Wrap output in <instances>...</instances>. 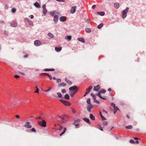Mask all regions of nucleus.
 <instances>
[{"instance_id":"nucleus-45","label":"nucleus","mask_w":146,"mask_h":146,"mask_svg":"<svg viewBox=\"0 0 146 146\" xmlns=\"http://www.w3.org/2000/svg\"><path fill=\"white\" fill-rule=\"evenodd\" d=\"M98 129L100 130H101L102 131H103V129L102 128V127L100 125L98 127Z\"/></svg>"},{"instance_id":"nucleus-24","label":"nucleus","mask_w":146,"mask_h":146,"mask_svg":"<svg viewBox=\"0 0 146 146\" xmlns=\"http://www.w3.org/2000/svg\"><path fill=\"white\" fill-rule=\"evenodd\" d=\"M78 40L79 41L82 42H85V40L83 38H78Z\"/></svg>"},{"instance_id":"nucleus-46","label":"nucleus","mask_w":146,"mask_h":146,"mask_svg":"<svg viewBox=\"0 0 146 146\" xmlns=\"http://www.w3.org/2000/svg\"><path fill=\"white\" fill-rule=\"evenodd\" d=\"M4 33L5 35H8V32L6 31H4Z\"/></svg>"},{"instance_id":"nucleus-2","label":"nucleus","mask_w":146,"mask_h":146,"mask_svg":"<svg viewBox=\"0 0 146 146\" xmlns=\"http://www.w3.org/2000/svg\"><path fill=\"white\" fill-rule=\"evenodd\" d=\"M50 14L52 16H56L58 17L61 15L60 13L58 11H53L50 12Z\"/></svg>"},{"instance_id":"nucleus-14","label":"nucleus","mask_w":146,"mask_h":146,"mask_svg":"<svg viewBox=\"0 0 146 146\" xmlns=\"http://www.w3.org/2000/svg\"><path fill=\"white\" fill-rule=\"evenodd\" d=\"M62 47L61 46L58 47H56L55 48V50L56 51L59 52H60L62 50Z\"/></svg>"},{"instance_id":"nucleus-52","label":"nucleus","mask_w":146,"mask_h":146,"mask_svg":"<svg viewBox=\"0 0 146 146\" xmlns=\"http://www.w3.org/2000/svg\"><path fill=\"white\" fill-rule=\"evenodd\" d=\"M36 90L35 91V92L37 93L38 92V89L37 87V86L36 87Z\"/></svg>"},{"instance_id":"nucleus-23","label":"nucleus","mask_w":146,"mask_h":146,"mask_svg":"<svg viewBox=\"0 0 146 146\" xmlns=\"http://www.w3.org/2000/svg\"><path fill=\"white\" fill-rule=\"evenodd\" d=\"M89 117L90 119L92 120H95V117L92 114H90Z\"/></svg>"},{"instance_id":"nucleus-10","label":"nucleus","mask_w":146,"mask_h":146,"mask_svg":"<svg viewBox=\"0 0 146 146\" xmlns=\"http://www.w3.org/2000/svg\"><path fill=\"white\" fill-rule=\"evenodd\" d=\"M58 117L61 120H66V119H67L68 116L66 115H63L62 117H60L59 115H58Z\"/></svg>"},{"instance_id":"nucleus-31","label":"nucleus","mask_w":146,"mask_h":146,"mask_svg":"<svg viewBox=\"0 0 146 146\" xmlns=\"http://www.w3.org/2000/svg\"><path fill=\"white\" fill-rule=\"evenodd\" d=\"M66 127H64V130H63V132L61 133L60 135V136H62L63 134L65 132V131H66Z\"/></svg>"},{"instance_id":"nucleus-63","label":"nucleus","mask_w":146,"mask_h":146,"mask_svg":"<svg viewBox=\"0 0 146 146\" xmlns=\"http://www.w3.org/2000/svg\"><path fill=\"white\" fill-rule=\"evenodd\" d=\"M30 16L31 17V19H33L34 18V16H33V15H31Z\"/></svg>"},{"instance_id":"nucleus-12","label":"nucleus","mask_w":146,"mask_h":146,"mask_svg":"<svg viewBox=\"0 0 146 146\" xmlns=\"http://www.w3.org/2000/svg\"><path fill=\"white\" fill-rule=\"evenodd\" d=\"M30 123L29 122H27L25 125H24V127L26 128H31L32 127V126L30 125Z\"/></svg>"},{"instance_id":"nucleus-35","label":"nucleus","mask_w":146,"mask_h":146,"mask_svg":"<svg viewBox=\"0 0 146 146\" xmlns=\"http://www.w3.org/2000/svg\"><path fill=\"white\" fill-rule=\"evenodd\" d=\"M86 102L87 104L89 105L91 104L90 103V98L87 99Z\"/></svg>"},{"instance_id":"nucleus-19","label":"nucleus","mask_w":146,"mask_h":146,"mask_svg":"<svg viewBox=\"0 0 146 146\" xmlns=\"http://www.w3.org/2000/svg\"><path fill=\"white\" fill-rule=\"evenodd\" d=\"M79 122H80V120L77 119V120L74 121V124L76 126H78L79 125L78 123Z\"/></svg>"},{"instance_id":"nucleus-25","label":"nucleus","mask_w":146,"mask_h":146,"mask_svg":"<svg viewBox=\"0 0 146 146\" xmlns=\"http://www.w3.org/2000/svg\"><path fill=\"white\" fill-rule=\"evenodd\" d=\"M114 6L116 9H118L119 7V4L118 3H116L114 4Z\"/></svg>"},{"instance_id":"nucleus-5","label":"nucleus","mask_w":146,"mask_h":146,"mask_svg":"<svg viewBox=\"0 0 146 146\" xmlns=\"http://www.w3.org/2000/svg\"><path fill=\"white\" fill-rule=\"evenodd\" d=\"M77 87L76 86H74L70 87L69 88L70 91H71L75 92L76 91V92H77Z\"/></svg>"},{"instance_id":"nucleus-53","label":"nucleus","mask_w":146,"mask_h":146,"mask_svg":"<svg viewBox=\"0 0 146 146\" xmlns=\"http://www.w3.org/2000/svg\"><path fill=\"white\" fill-rule=\"evenodd\" d=\"M114 110L117 111V110H119V109L117 107H116L114 108Z\"/></svg>"},{"instance_id":"nucleus-50","label":"nucleus","mask_w":146,"mask_h":146,"mask_svg":"<svg viewBox=\"0 0 146 146\" xmlns=\"http://www.w3.org/2000/svg\"><path fill=\"white\" fill-rule=\"evenodd\" d=\"M62 92L63 93H64L66 92V90L65 89H62L61 90Z\"/></svg>"},{"instance_id":"nucleus-55","label":"nucleus","mask_w":146,"mask_h":146,"mask_svg":"<svg viewBox=\"0 0 146 146\" xmlns=\"http://www.w3.org/2000/svg\"><path fill=\"white\" fill-rule=\"evenodd\" d=\"M14 77L15 78H17L20 77L18 75H15Z\"/></svg>"},{"instance_id":"nucleus-54","label":"nucleus","mask_w":146,"mask_h":146,"mask_svg":"<svg viewBox=\"0 0 146 146\" xmlns=\"http://www.w3.org/2000/svg\"><path fill=\"white\" fill-rule=\"evenodd\" d=\"M30 19H29L28 18H25V21H27V22H28L30 20Z\"/></svg>"},{"instance_id":"nucleus-44","label":"nucleus","mask_w":146,"mask_h":146,"mask_svg":"<svg viewBox=\"0 0 146 146\" xmlns=\"http://www.w3.org/2000/svg\"><path fill=\"white\" fill-rule=\"evenodd\" d=\"M16 9L15 8H13L12 9V12L13 13H15L16 11Z\"/></svg>"},{"instance_id":"nucleus-43","label":"nucleus","mask_w":146,"mask_h":146,"mask_svg":"<svg viewBox=\"0 0 146 146\" xmlns=\"http://www.w3.org/2000/svg\"><path fill=\"white\" fill-rule=\"evenodd\" d=\"M71 110L72 113H75L76 112V111L74 108H72Z\"/></svg>"},{"instance_id":"nucleus-3","label":"nucleus","mask_w":146,"mask_h":146,"mask_svg":"<svg viewBox=\"0 0 146 146\" xmlns=\"http://www.w3.org/2000/svg\"><path fill=\"white\" fill-rule=\"evenodd\" d=\"M38 124L40 126L45 127L46 126V122L44 120H42V121H38Z\"/></svg>"},{"instance_id":"nucleus-64","label":"nucleus","mask_w":146,"mask_h":146,"mask_svg":"<svg viewBox=\"0 0 146 146\" xmlns=\"http://www.w3.org/2000/svg\"><path fill=\"white\" fill-rule=\"evenodd\" d=\"M62 128H63V127L62 126H60V128L59 129V131L61 130L62 129Z\"/></svg>"},{"instance_id":"nucleus-7","label":"nucleus","mask_w":146,"mask_h":146,"mask_svg":"<svg viewBox=\"0 0 146 146\" xmlns=\"http://www.w3.org/2000/svg\"><path fill=\"white\" fill-rule=\"evenodd\" d=\"M92 86H89L88 89H86V91L85 93V94L84 95V96H85L87 94L89 93L91 90H92Z\"/></svg>"},{"instance_id":"nucleus-37","label":"nucleus","mask_w":146,"mask_h":146,"mask_svg":"<svg viewBox=\"0 0 146 146\" xmlns=\"http://www.w3.org/2000/svg\"><path fill=\"white\" fill-rule=\"evenodd\" d=\"M102 124L103 125L107 126L108 125V123L107 121H105L103 122Z\"/></svg>"},{"instance_id":"nucleus-41","label":"nucleus","mask_w":146,"mask_h":146,"mask_svg":"<svg viewBox=\"0 0 146 146\" xmlns=\"http://www.w3.org/2000/svg\"><path fill=\"white\" fill-rule=\"evenodd\" d=\"M101 93H104L106 92V90L103 89H102L100 91Z\"/></svg>"},{"instance_id":"nucleus-38","label":"nucleus","mask_w":146,"mask_h":146,"mask_svg":"<svg viewBox=\"0 0 146 146\" xmlns=\"http://www.w3.org/2000/svg\"><path fill=\"white\" fill-rule=\"evenodd\" d=\"M47 11L46 8L43 9V13L44 14H46Z\"/></svg>"},{"instance_id":"nucleus-48","label":"nucleus","mask_w":146,"mask_h":146,"mask_svg":"<svg viewBox=\"0 0 146 146\" xmlns=\"http://www.w3.org/2000/svg\"><path fill=\"white\" fill-rule=\"evenodd\" d=\"M129 142L131 143H135V142L133 140H130L129 141Z\"/></svg>"},{"instance_id":"nucleus-11","label":"nucleus","mask_w":146,"mask_h":146,"mask_svg":"<svg viewBox=\"0 0 146 146\" xmlns=\"http://www.w3.org/2000/svg\"><path fill=\"white\" fill-rule=\"evenodd\" d=\"M35 45L36 46H39L41 44V42L38 40H36L34 42Z\"/></svg>"},{"instance_id":"nucleus-29","label":"nucleus","mask_w":146,"mask_h":146,"mask_svg":"<svg viewBox=\"0 0 146 146\" xmlns=\"http://www.w3.org/2000/svg\"><path fill=\"white\" fill-rule=\"evenodd\" d=\"M133 127V126L131 125H130L128 126H126L125 127V128L126 129H131Z\"/></svg>"},{"instance_id":"nucleus-17","label":"nucleus","mask_w":146,"mask_h":146,"mask_svg":"<svg viewBox=\"0 0 146 146\" xmlns=\"http://www.w3.org/2000/svg\"><path fill=\"white\" fill-rule=\"evenodd\" d=\"M58 17L56 16H54V17L53 20L55 24H56L58 22Z\"/></svg>"},{"instance_id":"nucleus-58","label":"nucleus","mask_w":146,"mask_h":146,"mask_svg":"<svg viewBox=\"0 0 146 146\" xmlns=\"http://www.w3.org/2000/svg\"><path fill=\"white\" fill-rule=\"evenodd\" d=\"M96 7V5H93L92 6V9H94Z\"/></svg>"},{"instance_id":"nucleus-20","label":"nucleus","mask_w":146,"mask_h":146,"mask_svg":"<svg viewBox=\"0 0 146 146\" xmlns=\"http://www.w3.org/2000/svg\"><path fill=\"white\" fill-rule=\"evenodd\" d=\"M65 82L69 84L70 85L72 84V82L70 80H68L67 78H65Z\"/></svg>"},{"instance_id":"nucleus-47","label":"nucleus","mask_w":146,"mask_h":146,"mask_svg":"<svg viewBox=\"0 0 146 146\" xmlns=\"http://www.w3.org/2000/svg\"><path fill=\"white\" fill-rule=\"evenodd\" d=\"M31 131H33V132H36V131L35 128L34 127L32 128L31 129Z\"/></svg>"},{"instance_id":"nucleus-15","label":"nucleus","mask_w":146,"mask_h":146,"mask_svg":"<svg viewBox=\"0 0 146 146\" xmlns=\"http://www.w3.org/2000/svg\"><path fill=\"white\" fill-rule=\"evenodd\" d=\"M100 89V86L99 85H98L94 87V90L96 91H98Z\"/></svg>"},{"instance_id":"nucleus-13","label":"nucleus","mask_w":146,"mask_h":146,"mask_svg":"<svg viewBox=\"0 0 146 146\" xmlns=\"http://www.w3.org/2000/svg\"><path fill=\"white\" fill-rule=\"evenodd\" d=\"M66 17L65 16H62L59 18L60 21L62 22L65 21L66 20Z\"/></svg>"},{"instance_id":"nucleus-34","label":"nucleus","mask_w":146,"mask_h":146,"mask_svg":"<svg viewBox=\"0 0 146 146\" xmlns=\"http://www.w3.org/2000/svg\"><path fill=\"white\" fill-rule=\"evenodd\" d=\"M28 23H29V25L32 26H33V24L32 22V21L30 20L28 22Z\"/></svg>"},{"instance_id":"nucleus-61","label":"nucleus","mask_w":146,"mask_h":146,"mask_svg":"<svg viewBox=\"0 0 146 146\" xmlns=\"http://www.w3.org/2000/svg\"><path fill=\"white\" fill-rule=\"evenodd\" d=\"M42 8L43 9H46V5L45 4H44L42 6Z\"/></svg>"},{"instance_id":"nucleus-26","label":"nucleus","mask_w":146,"mask_h":146,"mask_svg":"<svg viewBox=\"0 0 146 146\" xmlns=\"http://www.w3.org/2000/svg\"><path fill=\"white\" fill-rule=\"evenodd\" d=\"M34 6L36 7L39 8L40 7V5L37 2H35L34 4Z\"/></svg>"},{"instance_id":"nucleus-56","label":"nucleus","mask_w":146,"mask_h":146,"mask_svg":"<svg viewBox=\"0 0 146 146\" xmlns=\"http://www.w3.org/2000/svg\"><path fill=\"white\" fill-rule=\"evenodd\" d=\"M91 96L93 98L94 97H95V96L93 94H90Z\"/></svg>"},{"instance_id":"nucleus-59","label":"nucleus","mask_w":146,"mask_h":146,"mask_svg":"<svg viewBox=\"0 0 146 146\" xmlns=\"http://www.w3.org/2000/svg\"><path fill=\"white\" fill-rule=\"evenodd\" d=\"M49 69V71H54L55 70L54 68H52V69Z\"/></svg>"},{"instance_id":"nucleus-51","label":"nucleus","mask_w":146,"mask_h":146,"mask_svg":"<svg viewBox=\"0 0 146 146\" xmlns=\"http://www.w3.org/2000/svg\"><path fill=\"white\" fill-rule=\"evenodd\" d=\"M111 106L114 108L116 107H115V104L113 103H112L111 104Z\"/></svg>"},{"instance_id":"nucleus-8","label":"nucleus","mask_w":146,"mask_h":146,"mask_svg":"<svg viewBox=\"0 0 146 146\" xmlns=\"http://www.w3.org/2000/svg\"><path fill=\"white\" fill-rule=\"evenodd\" d=\"M11 25L12 27H15L17 26V23L15 21H13L11 23Z\"/></svg>"},{"instance_id":"nucleus-6","label":"nucleus","mask_w":146,"mask_h":146,"mask_svg":"<svg viewBox=\"0 0 146 146\" xmlns=\"http://www.w3.org/2000/svg\"><path fill=\"white\" fill-rule=\"evenodd\" d=\"M93 106V105L92 104L87 105V111L89 112H90Z\"/></svg>"},{"instance_id":"nucleus-57","label":"nucleus","mask_w":146,"mask_h":146,"mask_svg":"<svg viewBox=\"0 0 146 146\" xmlns=\"http://www.w3.org/2000/svg\"><path fill=\"white\" fill-rule=\"evenodd\" d=\"M95 103H96L97 104H100V102H99L97 100H96V101L94 102Z\"/></svg>"},{"instance_id":"nucleus-22","label":"nucleus","mask_w":146,"mask_h":146,"mask_svg":"<svg viewBox=\"0 0 146 146\" xmlns=\"http://www.w3.org/2000/svg\"><path fill=\"white\" fill-rule=\"evenodd\" d=\"M66 85V84L63 82H62L58 84V86L59 87L63 86L64 87Z\"/></svg>"},{"instance_id":"nucleus-62","label":"nucleus","mask_w":146,"mask_h":146,"mask_svg":"<svg viewBox=\"0 0 146 146\" xmlns=\"http://www.w3.org/2000/svg\"><path fill=\"white\" fill-rule=\"evenodd\" d=\"M44 71H49V69L48 68H45L44 69Z\"/></svg>"},{"instance_id":"nucleus-42","label":"nucleus","mask_w":146,"mask_h":146,"mask_svg":"<svg viewBox=\"0 0 146 146\" xmlns=\"http://www.w3.org/2000/svg\"><path fill=\"white\" fill-rule=\"evenodd\" d=\"M100 93H101L100 92V91H99L98 92V94H97L96 95L98 96H99L100 98H101L102 97V96H101V95H100Z\"/></svg>"},{"instance_id":"nucleus-28","label":"nucleus","mask_w":146,"mask_h":146,"mask_svg":"<svg viewBox=\"0 0 146 146\" xmlns=\"http://www.w3.org/2000/svg\"><path fill=\"white\" fill-rule=\"evenodd\" d=\"M48 36L51 37V38H53L54 37V35L51 33H49L48 34Z\"/></svg>"},{"instance_id":"nucleus-21","label":"nucleus","mask_w":146,"mask_h":146,"mask_svg":"<svg viewBox=\"0 0 146 146\" xmlns=\"http://www.w3.org/2000/svg\"><path fill=\"white\" fill-rule=\"evenodd\" d=\"M98 14L101 16H104L105 15V13L103 11L97 12Z\"/></svg>"},{"instance_id":"nucleus-40","label":"nucleus","mask_w":146,"mask_h":146,"mask_svg":"<svg viewBox=\"0 0 146 146\" xmlns=\"http://www.w3.org/2000/svg\"><path fill=\"white\" fill-rule=\"evenodd\" d=\"M57 94L58 95V97L59 98H61L62 97V95L60 93H57Z\"/></svg>"},{"instance_id":"nucleus-1","label":"nucleus","mask_w":146,"mask_h":146,"mask_svg":"<svg viewBox=\"0 0 146 146\" xmlns=\"http://www.w3.org/2000/svg\"><path fill=\"white\" fill-rule=\"evenodd\" d=\"M129 9V8L126 7L125 9L123 10L122 13V17L124 19L127 16V14L128 12V10Z\"/></svg>"},{"instance_id":"nucleus-36","label":"nucleus","mask_w":146,"mask_h":146,"mask_svg":"<svg viewBox=\"0 0 146 146\" xmlns=\"http://www.w3.org/2000/svg\"><path fill=\"white\" fill-rule=\"evenodd\" d=\"M85 31L86 32L89 33L91 32V30L90 28H87L85 29Z\"/></svg>"},{"instance_id":"nucleus-33","label":"nucleus","mask_w":146,"mask_h":146,"mask_svg":"<svg viewBox=\"0 0 146 146\" xmlns=\"http://www.w3.org/2000/svg\"><path fill=\"white\" fill-rule=\"evenodd\" d=\"M99 113L101 118L103 120H105L106 119L102 115L101 112H100Z\"/></svg>"},{"instance_id":"nucleus-32","label":"nucleus","mask_w":146,"mask_h":146,"mask_svg":"<svg viewBox=\"0 0 146 146\" xmlns=\"http://www.w3.org/2000/svg\"><path fill=\"white\" fill-rule=\"evenodd\" d=\"M64 98L68 100L70 98L68 94H66L64 95Z\"/></svg>"},{"instance_id":"nucleus-4","label":"nucleus","mask_w":146,"mask_h":146,"mask_svg":"<svg viewBox=\"0 0 146 146\" xmlns=\"http://www.w3.org/2000/svg\"><path fill=\"white\" fill-rule=\"evenodd\" d=\"M59 100L65 105L70 106L71 104L70 102L66 100H64L62 99H60Z\"/></svg>"},{"instance_id":"nucleus-16","label":"nucleus","mask_w":146,"mask_h":146,"mask_svg":"<svg viewBox=\"0 0 146 146\" xmlns=\"http://www.w3.org/2000/svg\"><path fill=\"white\" fill-rule=\"evenodd\" d=\"M65 38L66 40H67L68 41H70L72 39V37L71 36L68 35L65 36Z\"/></svg>"},{"instance_id":"nucleus-27","label":"nucleus","mask_w":146,"mask_h":146,"mask_svg":"<svg viewBox=\"0 0 146 146\" xmlns=\"http://www.w3.org/2000/svg\"><path fill=\"white\" fill-rule=\"evenodd\" d=\"M83 120L85 122L88 123H90V120L89 119L86 118H84L83 119Z\"/></svg>"},{"instance_id":"nucleus-9","label":"nucleus","mask_w":146,"mask_h":146,"mask_svg":"<svg viewBox=\"0 0 146 146\" xmlns=\"http://www.w3.org/2000/svg\"><path fill=\"white\" fill-rule=\"evenodd\" d=\"M76 6H74L73 7H72L71 9L70 10V13L72 14H73L74 13L76 10Z\"/></svg>"},{"instance_id":"nucleus-30","label":"nucleus","mask_w":146,"mask_h":146,"mask_svg":"<svg viewBox=\"0 0 146 146\" xmlns=\"http://www.w3.org/2000/svg\"><path fill=\"white\" fill-rule=\"evenodd\" d=\"M103 26V23H101L100 24H99V25H98L97 27L98 29H100Z\"/></svg>"},{"instance_id":"nucleus-18","label":"nucleus","mask_w":146,"mask_h":146,"mask_svg":"<svg viewBox=\"0 0 146 146\" xmlns=\"http://www.w3.org/2000/svg\"><path fill=\"white\" fill-rule=\"evenodd\" d=\"M76 91L75 92L70 91L69 92V94L72 97L74 96L76 93Z\"/></svg>"},{"instance_id":"nucleus-49","label":"nucleus","mask_w":146,"mask_h":146,"mask_svg":"<svg viewBox=\"0 0 146 146\" xmlns=\"http://www.w3.org/2000/svg\"><path fill=\"white\" fill-rule=\"evenodd\" d=\"M56 80H57V83H58V82H60L61 81V79H60V78L57 79Z\"/></svg>"},{"instance_id":"nucleus-39","label":"nucleus","mask_w":146,"mask_h":146,"mask_svg":"<svg viewBox=\"0 0 146 146\" xmlns=\"http://www.w3.org/2000/svg\"><path fill=\"white\" fill-rule=\"evenodd\" d=\"M51 89V87H48V89L46 90H42V91L45 92H48L49 90H50Z\"/></svg>"},{"instance_id":"nucleus-60","label":"nucleus","mask_w":146,"mask_h":146,"mask_svg":"<svg viewBox=\"0 0 146 146\" xmlns=\"http://www.w3.org/2000/svg\"><path fill=\"white\" fill-rule=\"evenodd\" d=\"M56 0L58 2H64V0Z\"/></svg>"}]
</instances>
